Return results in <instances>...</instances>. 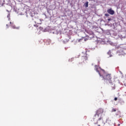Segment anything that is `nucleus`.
I'll return each instance as SVG.
<instances>
[{"label": "nucleus", "instance_id": "f257e3e1", "mask_svg": "<svg viewBox=\"0 0 126 126\" xmlns=\"http://www.w3.org/2000/svg\"><path fill=\"white\" fill-rule=\"evenodd\" d=\"M97 65H95V68H96V71L98 72V73L100 75V76H101V74H100V73H103L102 77L103 78H104V79H106L108 81H109L110 82V80L111 79V75H107V73H105V71H104V70H102L101 69V68L100 67H98L97 68Z\"/></svg>", "mask_w": 126, "mask_h": 126}, {"label": "nucleus", "instance_id": "f03ea898", "mask_svg": "<svg viewBox=\"0 0 126 126\" xmlns=\"http://www.w3.org/2000/svg\"><path fill=\"white\" fill-rule=\"evenodd\" d=\"M107 12L111 15H113L115 13V11L114 10H112V9H108L107 10Z\"/></svg>", "mask_w": 126, "mask_h": 126}, {"label": "nucleus", "instance_id": "7ed1b4c3", "mask_svg": "<svg viewBox=\"0 0 126 126\" xmlns=\"http://www.w3.org/2000/svg\"><path fill=\"white\" fill-rule=\"evenodd\" d=\"M84 5H85V7H87L88 6V1L86 2Z\"/></svg>", "mask_w": 126, "mask_h": 126}, {"label": "nucleus", "instance_id": "20e7f679", "mask_svg": "<svg viewBox=\"0 0 126 126\" xmlns=\"http://www.w3.org/2000/svg\"><path fill=\"white\" fill-rule=\"evenodd\" d=\"M13 29H18V27H15V26H13Z\"/></svg>", "mask_w": 126, "mask_h": 126}, {"label": "nucleus", "instance_id": "39448f33", "mask_svg": "<svg viewBox=\"0 0 126 126\" xmlns=\"http://www.w3.org/2000/svg\"><path fill=\"white\" fill-rule=\"evenodd\" d=\"M114 100H115V101H117V100H118V98L115 97V98H114Z\"/></svg>", "mask_w": 126, "mask_h": 126}, {"label": "nucleus", "instance_id": "423d86ee", "mask_svg": "<svg viewBox=\"0 0 126 126\" xmlns=\"http://www.w3.org/2000/svg\"><path fill=\"white\" fill-rule=\"evenodd\" d=\"M39 29H40V30H42V29H43V28H42V27H40V28H39Z\"/></svg>", "mask_w": 126, "mask_h": 126}, {"label": "nucleus", "instance_id": "0eeeda50", "mask_svg": "<svg viewBox=\"0 0 126 126\" xmlns=\"http://www.w3.org/2000/svg\"><path fill=\"white\" fill-rule=\"evenodd\" d=\"M114 111L116 112V110H114Z\"/></svg>", "mask_w": 126, "mask_h": 126}, {"label": "nucleus", "instance_id": "6e6552de", "mask_svg": "<svg viewBox=\"0 0 126 126\" xmlns=\"http://www.w3.org/2000/svg\"><path fill=\"white\" fill-rule=\"evenodd\" d=\"M10 24H11V22H10Z\"/></svg>", "mask_w": 126, "mask_h": 126}]
</instances>
